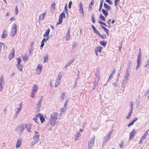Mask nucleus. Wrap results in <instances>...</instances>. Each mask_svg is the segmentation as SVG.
I'll return each mask as SVG.
<instances>
[{"label":"nucleus","mask_w":149,"mask_h":149,"mask_svg":"<svg viewBox=\"0 0 149 149\" xmlns=\"http://www.w3.org/2000/svg\"><path fill=\"white\" fill-rule=\"evenodd\" d=\"M27 127V125L26 124H22V125H19L15 129L16 132L18 133V134L21 135L23 132L24 129Z\"/></svg>","instance_id":"1"},{"label":"nucleus","mask_w":149,"mask_h":149,"mask_svg":"<svg viewBox=\"0 0 149 149\" xmlns=\"http://www.w3.org/2000/svg\"><path fill=\"white\" fill-rule=\"evenodd\" d=\"M100 72H99V70L97 69L96 72L95 73V75L96 77L95 78V81L94 82V85L93 87V89H94L95 88L98 84V82L100 79V77H99Z\"/></svg>","instance_id":"2"},{"label":"nucleus","mask_w":149,"mask_h":149,"mask_svg":"<svg viewBox=\"0 0 149 149\" xmlns=\"http://www.w3.org/2000/svg\"><path fill=\"white\" fill-rule=\"evenodd\" d=\"M112 131L113 130L112 129L109 132L106 136L104 137L102 142L103 144L105 143L108 140L111 138V135L112 134Z\"/></svg>","instance_id":"3"},{"label":"nucleus","mask_w":149,"mask_h":149,"mask_svg":"<svg viewBox=\"0 0 149 149\" xmlns=\"http://www.w3.org/2000/svg\"><path fill=\"white\" fill-rule=\"evenodd\" d=\"M35 134L34 136L33 137V143L34 144L36 143L39 140V133L37 131H35Z\"/></svg>","instance_id":"4"},{"label":"nucleus","mask_w":149,"mask_h":149,"mask_svg":"<svg viewBox=\"0 0 149 149\" xmlns=\"http://www.w3.org/2000/svg\"><path fill=\"white\" fill-rule=\"evenodd\" d=\"M17 28V26L16 24H14L12 28L11 29V35L13 37H14L15 35L16 34Z\"/></svg>","instance_id":"5"},{"label":"nucleus","mask_w":149,"mask_h":149,"mask_svg":"<svg viewBox=\"0 0 149 149\" xmlns=\"http://www.w3.org/2000/svg\"><path fill=\"white\" fill-rule=\"evenodd\" d=\"M95 136L93 135L89 141L88 142V146L91 147H93V146L95 142Z\"/></svg>","instance_id":"6"},{"label":"nucleus","mask_w":149,"mask_h":149,"mask_svg":"<svg viewBox=\"0 0 149 149\" xmlns=\"http://www.w3.org/2000/svg\"><path fill=\"white\" fill-rule=\"evenodd\" d=\"M38 87L36 85H34L32 90L31 93V97L32 98L34 97L35 94L38 91Z\"/></svg>","instance_id":"7"},{"label":"nucleus","mask_w":149,"mask_h":149,"mask_svg":"<svg viewBox=\"0 0 149 149\" xmlns=\"http://www.w3.org/2000/svg\"><path fill=\"white\" fill-rule=\"evenodd\" d=\"M139 53L138 54V56L137 60V65H140L141 63V49L140 48L139 49Z\"/></svg>","instance_id":"8"},{"label":"nucleus","mask_w":149,"mask_h":149,"mask_svg":"<svg viewBox=\"0 0 149 149\" xmlns=\"http://www.w3.org/2000/svg\"><path fill=\"white\" fill-rule=\"evenodd\" d=\"M36 116L38 117L39 120H40L41 123H43L45 120V119L43 116L40 113H38L37 114Z\"/></svg>","instance_id":"9"},{"label":"nucleus","mask_w":149,"mask_h":149,"mask_svg":"<svg viewBox=\"0 0 149 149\" xmlns=\"http://www.w3.org/2000/svg\"><path fill=\"white\" fill-rule=\"evenodd\" d=\"M58 113L56 112H54L51 115V119L52 120H56L58 118L57 115Z\"/></svg>","instance_id":"10"},{"label":"nucleus","mask_w":149,"mask_h":149,"mask_svg":"<svg viewBox=\"0 0 149 149\" xmlns=\"http://www.w3.org/2000/svg\"><path fill=\"white\" fill-rule=\"evenodd\" d=\"M22 139L21 138H19L18 139L17 143L16 144L15 147L17 148H19L22 144Z\"/></svg>","instance_id":"11"},{"label":"nucleus","mask_w":149,"mask_h":149,"mask_svg":"<svg viewBox=\"0 0 149 149\" xmlns=\"http://www.w3.org/2000/svg\"><path fill=\"white\" fill-rule=\"evenodd\" d=\"M15 50L14 48H13L11 51L9 55V58L11 60L14 56Z\"/></svg>","instance_id":"12"},{"label":"nucleus","mask_w":149,"mask_h":149,"mask_svg":"<svg viewBox=\"0 0 149 149\" xmlns=\"http://www.w3.org/2000/svg\"><path fill=\"white\" fill-rule=\"evenodd\" d=\"M136 131H135V130L134 129H133L132 131L130 133L129 139H130L134 137L135 134H136Z\"/></svg>","instance_id":"13"},{"label":"nucleus","mask_w":149,"mask_h":149,"mask_svg":"<svg viewBox=\"0 0 149 149\" xmlns=\"http://www.w3.org/2000/svg\"><path fill=\"white\" fill-rule=\"evenodd\" d=\"M121 68L120 67V70H118V76L117 77V79H116V81L115 82H114L113 83V84L115 86H116L117 84V81H118V78L120 75V74L121 73Z\"/></svg>","instance_id":"14"},{"label":"nucleus","mask_w":149,"mask_h":149,"mask_svg":"<svg viewBox=\"0 0 149 149\" xmlns=\"http://www.w3.org/2000/svg\"><path fill=\"white\" fill-rule=\"evenodd\" d=\"M56 120H50L49 123V125L50 124L52 127L54 126L56 124Z\"/></svg>","instance_id":"15"},{"label":"nucleus","mask_w":149,"mask_h":149,"mask_svg":"<svg viewBox=\"0 0 149 149\" xmlns=\"http://www.w3.org/2000/svg\"><path fill=\"white\" fill-rule=\"evenodd\" d=\"M79 12L80 13H82L84 15V11L83 8L82 4L81 2H80L79 4Z\"/></svg>","instance_id":"16"},{"label":"nucleus","mask_w":149,"mask_h":149,"mask_svg":"<svg viewBox=\"0 0 149 149\" xmlns=\"http://www.w3.org/2000/svg\"><path fill=\"white\" fill-rule=\"evenodd\" d=\"M42 66H37V68L36 69L37 74H39L42 71Z\"/></svg>","instance_id":"17"},{"label":"nucleus","mask_w":149,"mask_h":149,"mask_svg":"<svg viewBox=\"0 0 149 149\" xmlns=\"http://www.w3.org/2000/svg\"><path fill=\"white\" fill-rule=\"evenodd\" d=\"M70 28H69L68 30V31L67 33L66 38L67 40H68L70 38Z\"/></svg>","instance_id":"18"},{"label":"nucleus","mask_w":149,"mask_h":149,"mask_svg":"<svg viewBox=\"0 0 149 149\" xmlns=\"http://www.w3.org/2000/svg\"><path fill=\"white\" fill-rule=\"evenodd\" d=\"M50 29H49L46 31L44 35H43V36L44 37H47L48 36H49V34L50 33Z\"/></svg>","instance_id":"19"},{"label":"nucleus","mask_w":149,"mask_h":149,"mask_svg":"<svg viewBox=\"0 0 149 149\" xmlns=\"http://www.w3.org/2000/svg\"><path fill=\"white\" fill-rule=\"evenodd\" d=\"M104 8L105 9H107L108 11L109 10H110L111 9V7L110 6H108L106 3H104Z\"/></svg>","instance_id":"20"},{"label":"nucleus","mask_w":149,"mask_h":149,"mask_svg":"<svg viewBox=\"0 0 149 149\" xmlns=\"http://www.w3.org/2000/svg\"><path fill=\"white\" fill-rule=\"evenodd\" d=\"M101 28L102 29H103L104 31L106 32V34L107 35H109L108 32L109 31V30L108 29H107V28H106L105 27H104V26L102 25L101 26Z\"/></svg>","instance_id":"21"},{"label":"nucleus","mask_w":149,"mask_h":149,"mask_svg":"<svg viewBox=\"0 0 149 149\" xmlns=\"http://www.w3.org/2000/svg\"><path fill=\"white\" fill-rule=\"evenodd\" d=\"M102 12L104 15L106 17L108 15V11L104 9H102Z\"/></svg>","instance_id":"22"},{"label":"nucleus","mask_w":149,"mask_h":149,"mask_svg":"<svg viewBox=\"0 0 149 149\" xmlns=\"http://www.w3.org/2000/svg\"><path fill=\"white\" fill-rule=\"evenodd\" d=\"M116 72L115 68H114L111 72L109 77L108 81L109 79H111L113 75Z\"/></svg>","instance_id":"23"},{"label":"nucleus","mask_w":149,"mask_h":149,"mask_svg":"<svg viewBox=\"0 0 149 149\" xmlns=\"http://www.w3.org/2000/svg\"><path fill=\"white\" fill-rule=\"evenodd\" d=\"M7 36V31L5 30H4L2 36V38H4Z\"/></svg>","instance_id":"24"},{"label":"nucleus","mask_w":149,"mask_h":149,"mask_svg":"<svg viewBox=\"0 0 149 149\" xmlns=\"http://www.w3.org/2000/svg\"><path fill=\"white\" fill-rule=\"evenodd\" d=\"M23 60L24 61H26L28 59V55L27 54H25L24 56L22 57Z\"/></svg>","instance_id":"25"},{"label":"nucleus","mask_w":149,"mask_h":149,"mask_svg":"<svg viewBox=\"0 0 149 149\" xmlns=\"http://www.w3.org/2000/svg\"><path fill=\"white\" fill-rule=\"evenodd\" d=\"M100 44L104 47L106 45V44H107V41H100Z\"/></svg>","instance_id":"26"},{"label":"nucleus","mask_w":149,"mask_h":149,"mask_svg":"<svg viewBox=\"0 0 149 149\" xmlns=\"http://www.w3.org/2000/svg\"><path fill=\"white\" fill-rule=\"evenodd\" d=\"M61 81H60L59 80H58L56 79V82L55 83V87H56L58 86L60 84L61 82Z\"/></svg>","instance_id":"27"},{"label":"nucleus","mask_w":149,"mask_h":149,"mask_svg":"<svg viewBox=\"0 0 149 149\" xmlns=\"http://www.w3.org/2000/svg\"><path fill=\"white\" fill-rule=\"evenodd\" d=\"M102 48V47L101 46H98L95 50H96L97 52H100Z\"/></svg>","instance_id":"28"},{"label":"nucleus","mask_w":149,"mask_h":149,"mask_svg":"<svg viewBox=\"0 0 149 149\" xmlns=\"http://www.w3.org/2000/svg\"><path fill=\"white\" fill-rule=\"evenodd\" d=\"M104 0H100V8L99 9V10L100 11H101V10L102 9V7L103 6V2Z\"/></svg>","instance_id":"29"},{"label":"nucleus","mask_w":149,"mask_h":149,"mask_svg":"<svg viewBox=\"0 0 149 149\" xmlns=\"http://www.w3.org/2000/svg\"><path fill=\"white\" fill-rule=\"evenodd\" d=\"M65 13L64 12H62L59 15V18L63 19V18H65Z\"/></svg>","instance_id":"30"},{"label":"nucleus","mask_w":149,"mask_h":149,"mask_svg":"<svg viewBox=\"0 0 149 149\" xmlns=\"http://www.w3.org/2000/svg\"><path fill=\"white\" fill-rule=\"evenodd\" d=\"M74 61V58H72L71 59V60L69 61V62L67 63V64L66 65H70L72 64V63Z\"/></svg>","instance_id":"31"},{"label":"nucleus","mask_w":149,"mask_h":149,"mask_svg":"<svg viewBox=\"0 0 149 149\" xmlns=\"http://www.w3.org/2000/svg\"><path fill=\"white\" fill-rule=\"evenodd\" d=\"M129 105L131 108L130 110H133V105H134L133 102L132 101H131L130 102Z\"/></svg>","instance_id":"32"},{"label":"nucleus","mask_w":149,"mask_h":149,"mask_svg":"<svg viewBox=\"0 0 149 149\" xmlns=\"http://www.w3.org/2000/svg\"><path fill=\"white\" fill-rule=\"evenodd\" d=\"M100 19L103 20L104 21H105V17L102 15V14H100Z\"/></svg>","instance_id":"33"},{"label":"nucleus","mask_w":149,"mask_h":149,"mask_svg":"<svg viewBox=\"0 0 149 149\" xmlns=\"http://www.w3.org/2000/svg\"><path fill=\"white\" fill-rule=\"evenodd\" d=\"M45 14L46 13H43L41 14L39 17V19L40 20L41 19V18L42 17L41 19L42 20L43 19L45 15Z\"/></svg>","instance_id":"34"},{"label":"nucleus","mask_w":149,"mask_h":149,"mask_svg":"<svg viewBox=\"0 0 149 149\" xmlns=\"http://www.w3.org/2000/svg\"><path fill=\"white\" fill-rule=\"evenodd\" d=\"M51 8L52 10H54L55 9V3L54 2H53L52 4Z\"/></svg>","instance_id":"35"},{"label":"nucleus","mask_w":149,"mask_h":149,"mask_svg":"<svg viewBox=\"0 0 149 149\" xmlns=\"http://www.w3.org/2000/svg\"><path fill=\"white\" fill-rule=\"evenodd\" d=\"M128 79V77L125 76L123 81V83L126 84Z\"/></svg>","instance_id":"36"},{"label":"nucleus","mask_w":149,"mask_h":149,"mask_svg":"<svg viewBox=\"0 0 149 149\" xmlns=\"http://www.w3.org/2000/svg\"><path fill=\"white\" fill-rule=\"evenodd\" d=\"M38 117H34L33 118V120H34L35 122L37 124H38V125H39V123L38 121Z\"/></svg>","instance_id":"37"},{"label":"nucleus","mask_w":149,"mask_h":149,"mask_svg":"<svg viewBox=\"0 0 149 149\" xmlns=\"http://www.w3.org/2000/svg\"><path fill=\"white\" fill-rule=\"evenodd\" d=\"M65 94L64 92H63L61 95V97H60V99L61 100H63L64 97H65Z\"/></svg>","instance_id":"38"},{"label":"nucleus","mask_w":149,"mask_h":149,"mask_svg":"<svg viewBox=\"0 0 149 149\" xmlns=\"http://www.w3.org/2000/svg\"><path fill=\"white\" fill-rule=\"evenodd\" d=\"M98 22L100 24H101L102 25H104V26H106V27H107V25L104 22H102V21L100 20H99Z\"/></svg>","instance_id":"39"},{"label":"nucleus","mask_w":149,"mask_h":149,"mask_svg":"<svg viewBox=\"0 0 149 149\" xmlns=\"http://www.w3.org/2000/svg\"><path fill=\"white\" fill-rule=\"evenodd\" d=\"M16 68L18 70L20 71L22 70V66H16Z\"/></svg>","instance_id":"40"},{"label":"nucleus","mask_w":149,"mask_h":149,"mask_svg":"<svg viewBox=\"0 0 149 149\" xmlns=\"http://www.w3.org/2000/svg\"><path fill=\"white\" fill-rule=\"evenodd\" d=\"M91 19H92V22L93 23H95V18L94 14H93L92 15Z\"/></svg>","instance_id":"41"},{"label":"nucleus","mask_w":149,"mask_h":149,"mask_svg":"<svg viewBox=\"0 0 149 149\" xmlns=\"http://www.w3.org/2000/svg\"><path fill=\"white\" fill-rule=\"evenodd\" d=\"M65 12L67 14H68V12L67 8V5L66 4L64 7Z\"/></svg>","instance_id":"42"},{"label":"nucleus","mask_w":149,"mask_h":149,"mask_svg":"<svg viewBox=\"0 0 149 149\" xmlns=\"http://www.w3.org/2000/svg\"><path fill=\"white\" fill-rule=\"evenodd\" d=\"M63 21V19L59 18L58 20V22L57 23V25L61 24Z\"/></svg>","instance_id":"43"},{"label":"nucleus","mask_w":149,"mask_h":149,"mask_svg":"<svg viewBox=\"0 0 149 149\" xmlns=\"http://www.w3.org/2000/svg\"><path fill=\"white\" fill-rule=\"evenodd\" d=\"M94 0H91V3L89 5L90 8L92 7L93 6V4H94Z\"/></svg>","instance_id":"44"},{"label":"nucleus","mask_w":149,"mask_h":149,"mask_svg":"<svg viewBox=\"0 0 149 149\" xmlns=\"http://www.w3.org/2000/svg\"><path fill=\"white\" fill-rule=\"evenodd\" d=\"M4 82V79H3V75H1V77L0 80V83H3Z\"/></svg>","instance_id":"45"},{"label":"nucleus","mask_w":149,"mask_h":149,"mask_svg":"<svg viewBox=\"0 0 149 149\" xmlns=\"http://www.w3.org/2000/svg\"><path fill=\"white\" fill-rule=\"evenodd\" d=\"M119 0H114V5L116 7L117 6L118 3L119 2Z\"/></svg>","instance_id":"46"},{"label":"nucleus","mask_w":149,"mask_h":149,"mask_svg":"<svg viewBox=\"0 0 149 149\" xmlns=\"http://www.w3.org/2000/svg\"><path fill=\"white\" fill-rule=\"evenodd\" d=\"M91 27L94 31V32L95 33L97 31H98L95 28V26L93 25H91Z\"/></svg>","instance_id":"47"},{"label":"nucleus","mask_w":149,"mask_h":149,"mask_svg":"<svg viewBox=\"0 0 149 149\" xmlns=\"http://www.w3.org/2000/svg\"><path fill=\"white\" fill-rule=\"evenodd\" d=\"M20 109L19 108H17L16 109V112L15 113V114L16 115H17L18 113H19V112L20 111Z\"/></svg>","instance_id":"48"},{"label":"nucleus","mask_w":149,"mask_h":149,"mask_svg":"<svg viewBox=\"0 0 149 149\" xmlns=\"http://www.w3.org/2000/svg\"><path fill=\"white\" fill-rule=\"evenodd\" d=\"M30 127L27 125V127H26V128H27V130L28 132H29L31 131V129L30 128Z\"/></svg>","instance_id":"49"},{"label":"nucleus","mask_w":149,"mask_h":149,"mask_svg":"<svg viewBox=\"0 0 149 149\" xmlns=\"http://www.w3.org/2000/svg\"><path fill=\"white\" fill-rule=\"evenodd\" d=\"M105 1L110 5H112L113 4V2L111 0H106Z\"/></svg>","instance_id":"50"},{"label":"nucleus","mask_w":149,"mask_h":149,"mask_svg":"<svg viewBox=\"0 0 149 149\" xmlns=\"http://www.w3.org/2000/svg\"><path fill=\"white\" fill-rule=\"evenodd\" d=\"M17 64L19 65V64L21 61V59L20 58H17Z\"/></svg>","instance_id":"51"},{"label":"nucleus","mask_w":149,"mask_h":149,"mask_svg":"<svg viewBox=\"0 0 149 149\" xmlns=\"http://www.w3.org/2000/svg\"><path fill=\"white\" fill-rule=\"evenodd\" d=\"M15 13L16 15H17L18 14V13L17 8V6H16L15 9Z\"/></svg>","instance_id":"52"},{"label":"nucleus","mask_w":149,"mask_h":149,"mask_svg":"<svg viewBox=\"0 0 149 149\" xmlns=\"http://www.w3.org/2000/svg\"><path fill=\"white\" fill-rule=\"evenodd\" d=\"M72 4V2L71 1H70L68 4V7L69 8H71V5Z\"/></svg>","instance_id":"53"},{"label":"nucleus","mask_w":149,"mask_h":149,"mask_svg":"<svg viewBox=\"0 0 149 149\" xmlns=\"http://www.w3.org/2000/svg\"><path fill=\"white\" fill-rule=\"evenodd\" d=\"M134 122L133 121H132L128 125H127V126L128 127H130V126H131V125H133L134 123Z\"/></svg>","instance_id":"54"},{"label":"nucleus","mask_w":149,"mask_h":149,"mask_svg":"<svg viewBox=\"0 0 149 149\" xmlns=\"http://www.w3.org/2000/svg\"><path fill=\"white\" fill-rule=\"evenodd\" d=\"M66 107L62 108V109L61 110V112H64L66 111Z\"/></svg>","instance_id":"55"},{"label":"nucleus","mask_w":149,"mask_h":149,"mask_svg":"<svg viewBox=\"0 0 149 149\" xmlns=\"http://www.w3.org/2000/svg\"><path fill=\"white\" fill-rule=\"evenodd\" d=\"M124 144V142L123 141H121V143L119 144V146L120 148H122Z\"/></svg>","instance_id":"56"},{"label":"nucleus","mask_w":149,"mask_h":149,"mask_svg":"<svg viewBox=\"0 0 149 149\" xmlns=\"http://www.w3.org/2000/svg\"><path fill=\"white\" fill-rule=\"evenodd\" d=\"M100 37L103 39H106L107 38V36L105 34H104L103 36L102 35L100 36Z\"/></svg>","instance_id":"57"},{"label":"nucleus","mask_w":149,"mask_h":149,"mask_svg":"<svg viewBox=\"0 0 149 149\" xmlns=\"http://www.w3.org/2000/svg\"><path fill=\"white\" fill-rule=\"evenodd\" d=\"M63 73L62 72H60L59 74L58 75V77H60V78H62V76H63Z\"/></svg>","instance_id":"58"},{"label":"nucleus","mask_w":149,"mask_h":149,"mask_svg":"<svg viewBox=\"0 0 149 149\" xmlns=\"http://www.w3.org/2000/svg\"><path fill=\"white\" fill-rule=\"evenodd\" d=\"M81 135V134L79 132H77L76 133V135L75 136H77V137H79Z\"/></svg>","instance_id":"59"},{"label":"nucleus","mask_w":149,"mask_h":149,"mask_svg":"<svg viewBox=\"0 0 149 149\" xmlns=\"http://www.w3.org/2000/svg\"><path fill=\"white\" fill-rule=\"evenodd\" d=\"M45 42L44 41H43L42 40V41L41 42V45H40V47H43L44 45V43Z\"/></svg>","instance_id":"60"},{"label":"nucleus","mask_w":149,"mask_h":149,"mask_svg":"<svg viewBox=\"0 0 149 149\" xmlns=\"http://www.w3.org/2000/svg\"><path fill=\"white\" fill-rule=\"evenodd\" d=\"M68 102V100H66V102L64 104V107H66L67 106V104Z\"/></svg>","instance_id":"61"},{"label":"nucleus","mask_w":149,"mask_h":149,"mask_svg":"<svg viewBox=\"0 0 149 149\" xmlns=\"http://www.w3.org/2000/svg\"><path fill=\"white\" fill-rule=\"evenodd\" d=\"M149 131V130H147L144 134V136H147L148 135V132Z\"/></svg>","instance_id":"62"},{"label":"nucleus","mask_w":149,"mask_h":149,"mask_svg":"<svg viewBox=\"0 0 149 149\" xmlns=\"http://www.w3.org/2000/svg\"><path fill=\"white\" fill-rule=\"evenodd\" d=\"M40 107H41V106H40L39 105H38V104H37L36 105V109H37L38 110H39Z\"/></svg>","instance_id":"63"},{"label":"nucleus","mask_w":149,"mask_h":149,"mask_svg":"<svg viewBox=\"0 0 149 149\" xmlns=\"http://www.w3.org/2000/svg\"><path fill=\"white\" fill-rule=\"evenodd\" d=\"M77 45V43L76 42H74L73 43V45L72 46V48H75V47Z\"/></svg>","instance_id":"64"}]
</instances>
